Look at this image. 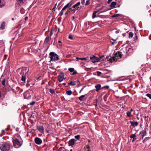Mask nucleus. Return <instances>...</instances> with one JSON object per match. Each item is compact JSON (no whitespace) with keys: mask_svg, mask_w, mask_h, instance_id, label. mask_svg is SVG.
Wrapping results in <instances>:
<instances>
[{"mask_svg":"<svg viewBox=\"0 0 151 151\" xmlns=\"http://www.w3.org/2000/svg\"><path fill=\"white\" fill-rule=\"evenodd\" d=\"M56 4H55V6H56Z\"/></svg>","mask_w":151,"mask_h":151,"instance_id":"63","label":"nucleus"},{"mask_svg":"<svg viewBox=\"0 0 151 151\" xmlns=\"http://www.w3.org/2000/svg\"><path fill=\"white\" fill-rule=\"evenodd\" d=\"M69 38L70 39H73V37L72 36L70 35L69 36Z\"/></svg>","mask_w":151,"mask_h":151,"instance_id":"49","label":"nucleus"},{"mask_svg":"<svg viewBox=\"0 0 151 151\" xmlns=\"http://www.w3.org/2000/svg\"><path fill=\"white\" fill-rule=\"evenodd\" d=\"M35 103V101H32L30 103L29 105H34Z\"/></svg>","mask_w":151,"mask_h":151,"instance_id":"41","label":"nucleus"},{"mask_svg":"<svg viewBox=\"0 0 151 151\" xmlns=\"http://www.w3.org/2000/svg\"><path fill=\"white\" fill-rule=\"evenodd\" d=\"M84 87H85V86H84V87H83V88L81 89L80 91V92H79V93H80L81 92V91H83V88H84Z\"/></svg>","mask_w":151,"mask_h":151,"instance_id":"50","label":"nucleus"},{"mask_svg":"<svg viewBox=\"0 0 151 151\" xmlns=\"http://www.w3.org/2000/svg\"><path fill=\"white\" fill-rule=\"evenodd\" d=\"M6 80L5 79H4L1 82V83L3 86H4L5 85Z\"/></svg>","mask_w":151,"mask_h":151,"instance_id":"38","label":"nucleus"},{"mask_svg":"<svg viewBox=\"0 0 151 151\" xmlns=\"http://www.w3.org/2000/svg\"><path fill=\"white\" fill-rule=\"evenodd\" d=\"M10 145L8 143H4L0 145L1 151H8L10 149Z\"/></svg>","mask_w":151,"mask_h":151,"instance_id":"1","label":"nucleus"},{"mask_svg":"<svg viewBox=\"0 0 151 151\" xmlns=\"http://www.w3.org/2000/svg\"><path fill=\"white\" fill-rule=\"evenodd\" d=\"M85 96V95H82L80 97H79V99L81 101H83V98Z\"/></svg>","mask_w":151,"mask_h":151,"instance_id":"30","label":"nucleus"},{"mask_svg":"<svg viewBox=\"0 0 151 151\" xmlns=\"http://www.w3.org/2000/svg\"><path fill=\"white\" fill-rule=\"evenodd\" d=\"M136 136L135 134H132L131 135L130 137L131 138H133V139H132V142H133L135 141V140L137 139L136 138Z\"/></svg>","mask_w":151,"mask_h":151,"instance_id":"20","label":"nucleus"},{"mask_svg":"<svg viewBox=\"0 0 151 151\" xmlns=\"http://www.w3.org/2000/svg\"><path fill=\"white\" fill-rule=\"evenodd\" d=\"M97 75L99 76L100 74H101V72L98 71L97 72Z\"/></svg>","mask_w":151,"mask_h":151,"instance_id":"46","label":"nucleus"},{"mask_svg":"<svg viewBox=\"0 0 151 151\" xmlns=\"http://www.w3.org/2000/svg\"><path fill=\"white\" fill-rule=\"evenodd\" d=\"M27 3V0H16V6L20 7L25 5Z\"/></svg>","mask_w":151,"mask_h":151,"instance_id":"2","label":"nucleus"},{"mask_svg":"<svg viewBox=\"0 0 151 151\" xmlns=\"http://www.w3.org/2000/svg\"><path fill=\"white\" fill-rule=\"evenodd\" d=\"M125 35H126V33H123L122 34V35L123 36V37H124L125 36Z\"/></svg>","mask_w":151,"mask_h":151,"instance_id":"53","label":"nucleus"},{"mask_svg":"<svg viewBox=\"0 0 151 151\" xmlns=\"http://www.w3.org/2000/svg\"><path fill=\"white\" fill-rule=\"evenodd\" d=\"M104 57V55L100 57L99 58H98L99 59V62H100L101 61L103 60H102V58Z\"/></svg>","mask_w":151,"mask_h":151,"instance_id":"36","label":"nucleus"},{"mask_svg":"<svg viewBox=\"0 0 151 151\" xmlns=\"http://www.w3.org/2000/svg\"><path fill=\"white\" fill-rule=\"evenodd\" d=\"M73 4V2L72 1H70L69 3L67 4L63 8L62 10L60 12L59 15L60 16H62L63 14V11L66 9L68 8L71 7Z\"/></svg>","mask_w":151,"mask_h":151,"instance_id":"5","label":"nucleus"},{"mask_svg":"<svg viewBox=\"0 0 151 151\" xmlns=\"http://www.w3.org/2000/svg\"><path fill=\"white\" fill-rule=\"evenodd\" d=\"M29 70V69L27 68V67H22L20 74L26 75L28 73Z\"/></svg>","mask_w":151,"mask_h":151,"instance_id":"7","label":"nucleus"},{"mask_svg":"<svg viewBox=\"0 0 151 151\" xmlns=\"http://www.w3.org/2000/svg\"><path fill=\"white\" fill-rule=\"evenodd\" d=\"M76 60L77 61H78L79 60H86V58H79L78 57H76Z\"/></svg>","mask_w":151,"mask_h":151,"instance_id":"26","label":"nucleus"},{"mask_svg":"<svg viewBox=\"0 0 151 151\" xmlns=\"http://www.w3.org/2000/svg\"><path fill=\"white\" fill-rule=\"evenodd\" d=\"M90 4L89 1H88L87 0L86 3V5L87 6L89 5Z\"/></svg>","mask_w":151,"mask_h":151,"instance_id":"42","label":"nucleus"},{"mask_svg":"<svg viewBox=\"0 0 151 151\" xmlns=\"http://www.w3.org/2000/svg\"><path fill=\"white\" fill-rule=\"evenodd\" d=\"M116 3L115 2H112L110 5V7L112 8H114L115 6L116 5Z\"/></svg>","mask_w":151,"mask_h":151,"instance_id":"24","label":"nucleus"},{"mask_svg":"<svg viewBox=\"0 0 151 151\" xmlns=\"http://www.w3.org/2000/svg\"><path fill=\"white\" fill-rule=\"evenodd\" d=\"M22 75L21 80L24 82H25L26 77L25 75L21 74Z\"/></svg>","mask_w":151,"mask_h":151,"instance_id":"22","label":"nucleus"},{"mask_svg":"<svg viewBox=\"0 0 151 151\" xmlns=\"http://www.w3.org/2000/svg\"><path fill=\"white\" fill-rule=\"evenodd\" d=\"M108 58V57H106V58Z\"/></svg>","mask_w":151,"mask_h":151,"instance_id":"62","label":"nucleus"},{"mask_svg":"<svg viewBox=\"0 0 151 151\" xmlns=\"http://www.w3.org/2000/svg\"><path fill=\"white\" fill-rule=\"evenodd\" d=\"M106 88L107 89H108L109 88V86H105L102 88Z\"/></svg>","mask_w":151,"mask_h":151,"instance_id":"45","label":"nucleus"},{"mask_svg":"<svg viewBox=\"0 0 151 151\" xmlns=\"http://www.w3.org/2000/svg\"><path fill=\"white\" fill-rule=\"evenodd\" d=\"M133 111V109H130V111H131V112H132V111Z\"/></svg>","mask_w":151,"mask_h":151,"instance_id":"57","label":"nucleus"},{"mask_svg":"<svg viewBox=\"0 0 151 151\" xmlns=\"http://www.w3.org/2000/svg\"><path fill=\"white\" fill-rule=\"evenodd\" d=\"M49 57L50 58V61H55L59 59L58 55L54 52H51L50 53Z\"/></svg>","mask_w":151,"mask_h":151,"instance_id":"3","label":"nucleus"},{"mask_svg":"<svg viewBox=\"0 0 151 151\" xmlns=\"http://www.w3.org/2000/svg\"><path fill=\"white\" fill-rule=\"evenodd\" d=\"M6 23L4 22H3L1 25L0 27V29H5V27Z\"/></svg>","mask_w":151,"mask_h":151,"instance_id":"18","label":"nucleus"},{"mask_svg":"<svg viewBox=\"0 0 151 151\" xmlns=\"http://www.w3.org/2000/svg\"><path fill=\"white\" fill-rule=\"evenodd\" d=\"M88 142H90V140H88Z\"/></svg>","mask_w":151,"mask_h":151,"instance_id":"61","label":"nucleus"},{"mask_svg":"<svg viewBox=\"0 0 151 151\" xmlns=\"http://www.w3.org/2000/svg\"><path fill=\"white\" fill-rule=\"evenodd\" d=\"M68 85L71 86H75L76 85V83L75 82L71 81L70 83H68Z\"/></svg>","mask_w":151,"mask_h":151,"instance_id":"28","label":"nucleus"},{"mask_svg":"<svg viewBox=\"0 0 151 151\" xmlns=\"http://www.w3.org/2000/svg\"><path fill=\"white\" fill-rule=\"evenodd\" d=\"M13 142L14 146L16 148L20 147L22 145V142L17 138L13 139Z\"/></svg>","mask_w":151,"mask_h":151,"instance_id":"4","label":"nucleus"},{"mask_svg":"<svg viewBox=\"0 0 151 151\" xmlns=\"http://www.w3.org/2000/svg\"><path fill=\"white\" fill-rule=\"evenodd\" d=\"M96 13L95 12H93V14H92V18L93 19H94L96 17Z\"/></svg>","mask_w":151,"mask_h":151,"instance_id":"34","label":"nucleus"},{"mask_svg":"<svg viewBox=\"0 0 151 151\" xmlns=\"http://www.w3.org/2000/svg\"><path fill=\"white\" fill-rule=\"evenodd\" d=\"M70 12H72V11H71V10L70 11L67 10V12L65 13V14L66 15L67 14H69Z\"/></svg>","mask_w":151,"mask_h":151,"instance_id":"44","label":"nucleus"},{"mask_svg":"<svg viewBox=\"0 0 151 151\" xmlns=\"http://www.w3.org/2000/svg\"><path fill=\"white\" fill-rule=\"evenodd\" d=\"M112 0H108V3L109 4L112 1Z\"/></svg>","mask_w":151,"mask_h":151,"instance_id":"48","label":"nucleus"},{"mask_svg":"<svg viewBox=\"0 0 151 151\" xmlns=\"http://www.w3.org/2000/svg\"><path fill=\"white\" fill-rule=\"evenodd\" d=\"M112 40L114 41L113 42H112V45H113L114 44H116L117 43V42L116 40H113V39H112Z\"/></svg>","mask_w":151,"mask_h":151,"instance_id":"40","label":"nucleus"},{"mask_svg":"<svg viewBox=\"0 0 151 151\" xmlns=\"http://www.w3.org/2000/svg\"><path fill=\"white\" fill-rule=\"evenodd\" d=\"M70 151H73V150L72 149H70Z\"/></svg>","mask_w":151,"mask_h":151,"instance_id":"60","label":"nucleus"},{"mask_svg":"<svg viewBox=\"0 0 151 151\" xmlns=\"http://www.w3.org/2000/svg\"><path fill=\"white\" fill-rule=\"evenodd\" d=\"M51 38L49 35L47 36V37L45 40L44 43L45 44H47L48 43V42L50 40Z\"/></svg>","mask_w":151,"mask_h":151,"instance_id":"17","label":"nucleus"},{"mask_svg":"<svg viewBox=\"0 0 151 151\" xmlns=\"http://www.w3.org/2000/svg\"><path fill=\"white\" fill-rule=\"evenodd\" d=\"M49 91L50 92V93L52 94H53L55 93V91L53 89H52L51 88L50 89Z\"/></svg>","mask_w":151,"mask_h":151,"instance_id":"35","label":"nucleus"},{"mask_svg":"<svg viewBox=\"0 0 151 151\" xmlns=\"http://www.w3.org/2000/svg\"><path fill=\"white\" fill-rule=\"evenodd\" d=\"M120 14H114L111 17L112 18L117 17L119 16H120Z\"/></svg>","mask_w":151,"mask_h":151,"instance_id":"32","label":"nucleus"},{"mask_svg":"<svg viewBox=\"0 0 151 151\" xmlns=\"http://www.w3.org/2000/svg\"><path fill=\"white\" fill-rule=\"evenodd\" d=\"M64 78V74L63 73H61L59 76L58 81L59 82H62Z\"/></svg>","mask_w":151,"mask_h":151,"instance_id":"11","label":"nucleus"},{"mask_svg":"<svg viewBox=\"0 0 151 151\" xmlns=\"http://www.w3.org/2000/svg\"><path fill=\"white\" fill-rule=\"evenodd\" d=\"M142 139L143 137L146 135L147 133V131L145 129L144 130H143L142 131Z\"/></svg>","mask_w":151,"mask_h":151,"instance_id":"25","label":"nucleus"},{"mask_svg":"<svg viewBox=\"0 0 151 151\" xmlns=\"http://www.w3.org/2000/svg\"><path fill=\"white\" fill-rule=\"evenodd\" d=\"M146 96L148 97L150 99H151V94L150 93H147L146 95Z\"/></svg>","mask_w":151,"mask_h":151,"instance_id":"39","label":"nucleus"},{"mask_svg":"<svg viewBox=\"0 0 151 151\" xmlns=\"http://www.w3.org/2000/svg\"><path fill=\"white\" fill-rule=\"evenodd\" d=\"M58 42L59 43H62V42L61 41H60V40H59L58 41Z\"/></svg>","mask_w":151,"mask_h":151,"instance_id":"54","label":"nucleus"},{"mask_svg":"<svg viewBox=\"0 0 151 151\" xmlns=\"http://www.w3.org/2000/svg\"><path fill=\"white\" fill-rule=\"evenodd\" d=\"M76 141L74 139H70L68 142V145L69 146H72L75 143V142Z\"/></svg>","mask_w":151,"mask_h":151,"instance_id":"12","label":"nucleus"},{"mask_svg":"<svg viewBox=\"0 0 151 151\" xmlns=\"http://www.w3.org/2000/svg\"><path fill=\"white\" fill-rule=\"evenodd\" d=\"M85 149L87 151H91L89 144H88L85 147Z\"/></svg>","mask_w":151,"mask_h":151,"instance_id":"23","label":"nucleus"},{"mask_svg":"<svg viewBox=\"0 0 151 151\" xmlns=\"http://www.w3.org/2000/svg\"><path fill=\"white\" fill-rule=\"evenodd\" d=\"M123 55L122 54V52H118L116 53L115 56L118 59L121 58Z\"/></svg>","mask_w":151,"mask_h":151,"instance_id":"13","label":"nucleus"},{"mask_svg":"<svg viewBox=\"0 0 151 151\" xmlns=\"http://www.w3.org/2000/svg\"><path fill=\"white\" fill-rule=\"evenodd\" d=\"M6 57H7L6 55H4V59H5V60L6 59Z\"/></svg>","mask_w":151,"mask_h":151,"instance_id":"51","label":"nucleus"},{"mask_svg":"<svg viewBox=\"0 0 151 151\" xmlns=\"http://www.w3.org/2000/svg\"><path fill=\"white\" fill-rule=\"evenodd\" d=\"M37 129L42 134L44 133V128L43 126L41 125L37 126Z\"/></svg>","mask_w":151,"mask_h":151,"instance_id":"10","label":"nucleus"},{"mask_svg":"<svg viewBox=\"0 0 151 151\" xmlns=\"http://www.w3.org/2000/svg\"><path fill=\"white\" fill-rule=\"evenodd\" d=\"M90 59L91 60V62L93 63L99 62V59L98 58L94 56L90 57Z\"/></svg>","mask_w":151,"mask_h":151,"instance_id":"9","label":"nucleus"},{"mask_svg":"<svg viewBox=\"0 0 151 151\" xmlns=\"http://www.w3.org/2000/svg\"><path fill=\"white\" fill-rule=\"evenodd\" d=\"M68 70L70 72H73L72 75H74L77 74L78 73L76 70H75L73 68H70L68 69Z\"/></svg>","mask_w":151,"mask_h":151,"instance_id":"14","label":"nucleus"},{"mask_svg":"<svg viewBox=\"0 0 151 151\" xmlns=\"http://www.w3.org/2000/svg\"><path fill=\"white\" fill-rule=\"evenodd\" d=\"M80 4V2H78L72 6V8H74V9H72V8H70L69 9H71V11L72 12H75L76 11L80 9L79 7H78Z\"/></svg>","mask_w":151,"mask_h":151,"instance_id":"6","label":"nucleus"},{"mask_svg":"<svg viewBox=\"0 0 151 151\" xmlns=\"http://www.w3.org/2000/svg\"><path fill=\"white\" fill-rule=\"evenodd\" d=\"M24 95V98L26 99H28L31 96L29 93H25Z\"/></svg>","mask_w":151,"mask_h":151,"instance_id":"21","label":"nucleus"},{"mask_svg":"<svg viewBox=\"0 0 151 151\" xmlns=\"http://www.w3.org/2000/svg\"><path fill=\"white\" fill-rule=\"evenodd\" d=\"M129 122L131 125L134 127L137 126L138 124V123L137 122H132L130 121Z\"/></svg>","mask_w":151,"mask_h":151,"instance_id":"15","label":"nucleus"},{"mask_svg":"<svg viewBox=\"0 0 151 151\" xmlns=\"http://www.w3.org/2000/svg\"><path fill=\"white\" fill-rule=\"evenodd\" d=\"M94 12H95L96 13H97L99 12V11H95Z\"/></svg>","mask_w":151,"mask_h":151,"instance_id":"56","label":"nucleus"},{"mask_svg":"<svg viewBox=\"0 0 151 151\" xmlns=\"http://www.w3.org/2000/svg\"><path fill=\"white\" fill-rule=\"evenodd\" d=\"M129 34V38H132L133 36V33L132 32H130Z\"/></svg>","mask_w":151,"mask_h":151,"instance_id":"27","label":"nucleus"},{"mask_svg":"<svg viewBox=\"0 0 151 151\" xmlns=\"http://www.w3.org/2000/svg\"><path fill=\"white\" fill-rule=\"evenodd\" d=\"M34 140L36 144L38 145H40L42 142V139L38 137H35V139Z\"/></svg>","mask_w":151,"mask_h":151,"instance_id":"8","label":"nucleus"},{"mask_svg":"<svg viewBox=\"0 0 151 151\" xmlns=\"http://www.w3.org/2000/svg\"><path fill=\"white\" fill-rule=\"evenodd\" d=\"M65 148L63 147H60L57 150V151H62L63 150V151H64Z\"/></svg>","mask_w":151,"mask_h":151,"instance_id":"33","label":"nucleus"},{"mask_svg":"<svg viewBox=\"0 0 151 151\" xmlns=\"http://www.w3.org/2000/svg\"><path fill=\"white\" fill-rule=\"evenodd\" d=\"M101 85L100 84H97L95 86L96 91L98 92L101 89Z\"/></svg>","mask_w":151,"mask_h":151,"instance_id":"19","label":"nucleus"},{"mask_svg":"<svg viewBox=\"0 0 151 151\" xmlns=\"http://www.w3.org/2000/svg\"><path fill=\"white\" fill-rule=\"evenodd\" d=\"M117 60V58L115 56H114L113 57H111L109 59V60L111 63L113 62L116 61Z\"/></svg>","mask_w":151,"mask_h":151,"instance_id":"16","label":"nucleus"},{"mask_svg":"<svg viewBox=\"0 0 151 151\" xmlns=\"http://www.w3.org/2000/svg\"><path fill=\"white\" fill-rule=\"evenodd\" d=\"M85 0H81V4L82 5H83L84 4V3H85Z\"/></svg>","mask_w":151,"mask_h":151,"instance_id":"43","label":"nucleus"},{"mask_svg":"<svg viewBox=\"0 0 151 151\" xmlns=\"http://www.w3.org/2000/svg\"><path fill=\"white\" fill-rule=\"evenodd\" d=\"M33 46H31V47H30V49H29V51H30V50H31V51H33Z\"/></svg>","mask_w":151,"mask_h":151,"instance_id":"47","label":"nucleus"},{"mask_svg":"<svg viewBox=\"0 0 151 151\" xmlns=\"http://www.w3.org/2000/svg\"><path fill=\"white\" fill-rule=\"evenodd\" d=\"M52 30L51 31V32H50V36H52Z\"/></svg>","mask_w":151,"mask_h":151,"instance_id":"55","label":"nucleus"},{"mask_svg":"<svg viewBox=\"0 0 151 151\" xmlns=\"http://www.w3.org/2000/svg\"><path fill=\"white\" fill-rule=\"evenodd\" d=\"M75 138L77 139H79L80 138V136L79 135H78L76 136H75L74 137Z\"/></svg>","mask_w":151,"mask_h":151,"instance_id":"37","label":"nucleus"},{"mask_svg":"<svg viewBox=\"0 0 151 151\" xmlns=\"http://www.w3.org/2000/svg\"><path fill=\"white\" fill-rule=\"evenodd\" d=\"M27 19H28V17H25V20H26Z\"/></svg>","mask_w":151,"mask_h":151,"instance_id":"58","label":"nucleus"},{"mask_svg":"<svg viewBox=\"0 0 151 151\" xmlns=\"http://www.w3.org/2000/svg\"><path fill=\"white\" fill-rule=\"evenodd\" d=\"M127 116L128 117H130L132 116V115L131 114V111H128L126 113Z\"/></svg>","mask_w":151,"mask_h":151,"instance_id":"31","label":"nucleus"},{"mask_svg":"<svg viewBox=\"0 0 151 151\" xmlns=\"http://www.w3.org/2000/svg\"><path fill=\"white\" fill-rule=\"evenodd\" d=\"M66 93L68 95H70L72 94V91L71 90H69L66 91Z\"/></svg>","mask_w":151,"mask_h":151,"instance_id":"29","label":"nucleus"},{"mask_svg":"<svg viewBox=\"0 0 151 151\" xmlns=\"http://www.w3.org/2000/svg\"><path fill=\"white\" fill-rule=\"evenodd\" d=\"M74 18V16H73V18Z\"/></svg>","mask_w":151,"mask_h":151,"instance_id":"64","label":"nucleus"},{"mask_svg":"<svg viewBox=\"0 0 151 151\" xmlns=\"http://www.w3.org/2000/svg\"><path fill=\"white\" fill-rule=\"evenodd\" d=\"M63 84L64 85H65L66 84V83H64Z\"/></svg>","mask_w":151,"mask_h":151,"instance_id":"59","label":"nucleus"},{"mask_svg":"<svg viewBox=\"0 0 151 151\" xmlns=\"http://www.w3.org/2000/svg\"><path fill=\"white\" fill-rule=\"evenodd\" d=\"M59 46L60 47H62V43H59Z\"/></svg>","mask_w":151,"mask_h":151,"instance_id":"52","label":"nucleus"}]
</instances>
